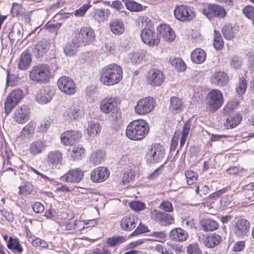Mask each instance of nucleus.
I'll use <instances>...</instances> for the list:
<instances>
[{
    "label": "nucleus",
    "instance_id": "obj_51",
    "mask_svg": "<svg viewBox=\"0 0 254 254\" xmlns=\"http://www.w3.org/2000/svg\"><path fill=\"white\" fill-rule=\"evenodd\" d=\"M127 8L131 11H140L142 9V6L132 0H127L125 2Z\"/></svg>",
    "mask_w": 254,
    "mask_h": 254
},
{
    "label": "nucleus",
    "instance_id": "obj_12",
    "mask_svg": "<svg viewBox=\"0 0 254 254\" xmlns=\"http://www.w3.org/2000/svg\"><path fill=\"white\" fill-rule=\"evenodd\" d=\"M234 227L235 236L240 238H244L249 231L250 223L245 219H239L237 220Z\"/></svg>",
    "mask_w": 254,
    "mask_h": 254
},
{
    "label": "nucleus",
    "instance_id": "obj_8",
    "mask_svg": "<svg viewBox=\"0 0 254 254\" xmlns=\"http://www.w3.org/2000/svg\"><path fill=\"white\" fill-rule=\"evenodd\" d=\"M152 220L162 226H167L172 224L174 219L173 216L168 213L158 209H153L150 212Z\"/></svg>",
    "mask_w": 254,
    "mask_h": 254
},
{
    "label": "nucleus",
    "instance_id": "obj_56",
    "mask_svg": "<svg viewBox=\"0 0 254 254\" xmlns=\"http://www.w3.org/2000/svg\"><path fill=\"white\" fill-rule=\"evenodd\" d=\"M155 249L157 252L163 254H174L171 249H170V246L168 244H158L155 246Z\"/></svg>",
    "mask_w": 254,
    "mask_h": 254
},
{
    "label": "nucleus",
    "instance_id": "obj_35",
    "mask_svg": "<svg viewBox=\"0 0 254 254\" xmlns=\"http://www.w3.org/2000/svg\"><path fill=\"white\" fill-rule=\"evenodd\" d=\"M183 108V103L178 97L173 96L170 99V109L173 114L180 113Z\"/></svg>",
    "mask_w": 254,
    "mask_h": 254
},
{
    "label": "nucleus",
    "instance_id": "obj_13",
    "mask_svg": "<svg viewBox=\"0 0 254 254\" xmlns=\"http://www.w3.org/2000/svg\"><path fill=\"white\" fill-rule=\"evenodd\" d=\"M59 89L67 94H72L75 92V85L73 81L69 77L62 76L57 82Z\"/></svg>",
    "mask_w": 254,
    "mask_h": 254
},
{
    "label": "nucleus",
    "instance_id": "obj_24",
    "mask_svg": "<svg viewBox=\"0 0 254 254\" xmlns=\"http://www.w3.org/2000/svg\"><path fill=\"white\" fill-rule=\"evenodd\" d=\"M63 159V155L58 150L50 151L47 155V162L52 167H56L62 164Z\"/></svg>",
    "mask_w": 254,
    "mask_h": 254
},
{
    "label": "nucleus",
    "instance_id": "obj_64",
    "mask_svg": "<svg viewBox=\"0 0 254 254\" xmlns=\"http://www.w3.org/2000/svg\"><path fill=\"white\" fill-rule=\"evenodd\" d=\"M218 223L216 221L207 218V231H214L218 228Z\"/></svg>",
    "mask_w": 254,
    "mask_h": 254
},
{
    "label": "nucleus",
    "instance_id": "obj_32",
    "mask_svg": "<svg viewBox=\"0 0 254 254\" xmlns=\"http://www.w3.org/2000/svg\"><path fill=\"white\" fill-rule=\"evenodd\" d=\"M206 56V55L204 50L200 48H196L192 52L190 58L193 63L199 64L204 62Z\"/></svg>",
    "mask_w": 254,
    "mask_h": 254
},
{
    "label": "nucleus",
    "instance_id": "obj_3",
    "mask_svg": "<svg viewBox=\"0 0 254 254\" xmlns=\"http://www.w3.org/2000/svg\"><path fill=\"white\" fill-rule=\"evenodd\" d=\"M31 80L37 83H45L51 77V69L46 64H40L34 66L29 73Z\"/></svg>",
    "mask_w": 254,
    "mask_h": 254
},
{
    "label": "nucleus",
    "instance_id": "obj_15",
    "mask_svg": "<svg viewBox=\"0 0 254 254\" xmlns=\"http://www.w3.org/2000/svg\"><path fill=\"white\" fill-rule=\"evenodd\" d=\"M84 173L79 168H76L69 170L65 175L62 176L61 180L65 182L70 183H78L83 179Z\"/></svg>",
    "mask_w": 254,
    "mask_h": 254
},
{
    "label": "nucleus",
    "instance_id": "obj_36",
    "mask_svg": "<svg viewBox=\"0 0 254 254\" xmlns=\"http://www.w3.org/2000/svg\"><path fill=\"white\" fill-rule=\"evenodd\" d=\"M36 128V124L30 122L25 126L21 130L20 136L22 138H30L34 134Z\"/></svg>",
    "mask_w": 254,
    "mask_h": 254
},
{
    "label": "nucleus",
    "instance_id": "obj_22",
    "mask_svg": "<svg viewBox=\"0 0 254 254\" xmlns=\"http://www.w3.org/2000/svg\"><path fill=\"white\" fill-rule=\"evenodd\" d=\"M207 18L213 17L219 18H224L226 15V11L223 7L217 4H209L208 5Z\"/></svg>",
    "mask_w": 254,
    "mask_h": 254
},
{
    "label": "nucleus",
    "instance_id": "obj_62",
    "mask_svg": "<svg viewBox=\"0 0 254 254\" xmlns=\"http://www.w3.org/2000/svg\"><path fill=\"white\" fill-rule=\"evenodd\" d=\"M189 254H201V251L196 244H190L187 248Z\"/></svg>",
    "mask_w": 254,
    "mask_h": 254
},
{
    "label": "nucleus",
    "instance_id": "obj_45",
    "mask_svg": "<svg viewBox=\"0 0 254 254\" xmlns=\"http://www.w3.org/2000/svg\"><path fill=\"white\" fill-rule=\"evenodd\" d=\"M221 241V237L216 233L207 234V248H213L217 245Z\"/></svg>",
    "mask_w": 254,
    "mask_h": 254
},
{
    "label": "nucleus",
    "instance_id": "obj_27",
    "mask_svg": "<svg viewBox=\"0 0 254 254\" xmlns=\"http://www.w3.org/2000/svg\"><path fill=\"white\" fill-rule=\"evenodd\" d=\"M171 239L176 242H183L188 238V234L181 228L173 229L169 235Z\"/></svg>",
    "mask_w": 254,
    "mask_h": 254
},
{
    "label": "nucleus",
    "instance_id": "obj_46",
    "mask_svg": "<svg viewBox=\"0 0 254 254\" xmlns=\"http://www.w3.org/2000/svg\"><path fill=\"white\" fill-rule=\"evenodd\" d=\"M105 152L103 150H98L91 155V160L94 164L97 165L104 160Z\"/></svg>",
    "mask_w": 254,
    "mask_h": 254
},
{
    "label": "nucleus",
    "instance_id": "obj_54",
    "mask_svg": "<svg viewBox=\"0 0 254 254\" xmlns=\"http://www.w3.org/2000/svg\"><path fill=\"white\" fill-rule=\"evenodd\" d=\"M19 194L27 195L31 193L33 190V186L31 184L26 183L24 186L19 187Z\"/></svg>",
    "mask_w": 254,
    "mask_h": 254
},
{
    "label": "nucleus",
    "instance_id": "obj_63",
    "mask_svg": "<svg viewBox=\"0 0 254 254\" xmlns=\"http://www.w3.org/2000/svg\"><path fill=\"white\" fill-rule=\"evenodd\" d=\"M90 5L88 4H83L79 9L76 10L74 12V15L76 16H83L87 10L90 8Z\"/></svg>",
    "mask_w": 254,
    "mask_h": 254
},
{
    "label": "nucleus",
    "instance_id": "obj_38",
    "mask_svg": "<svg viewBox=\"0 0 254 254\" xmlns=\"http://www.w3.org/2000/svg\"><path fill=\"white\" fill-rule=\"evenodd\" d=\"M87 129L88 135L92 137L100 133L101 127L99 123L90 122L88 124Z\"/></svg>",
    "mask_w": 254,
    "mask_h": 254
},
{
    "label": "nucleus",
    "instance_id": "obj_55",
    "mask_svg": "<svg viewBox=\"0 0 254 254\" xmlns=\"http://www.w3.org/2000/svg\"><path fill=\"white\" fill-rule=\"evenodd\" d=\"M160 209L163 210L166 213L171 212L173 211V206L172 202L168 200H164L158 206Z\"/></svg>",
    "mask_w": 254,
    "mask_h": 254
},
{
    "label": "nucleus",
    "instance_id": "obj_31",
    "mask_svg": "<svg viewBox=\"0 0 254 254\" xmlns=\"http://www.w3.org/2000/svg\"><path fill=\"white\" fill-rule=\"evenodd\" d=\"M79 47H80L79 44L73 38L72 41L65 44L64 48V52L67 56H73L77 53V49Z\"/></svg>",
    "mask_w": 254,
    "mask_h": 254
},
{
    "label": "nucleus",
    "instance_id": "obj_49",
    "mask_svg": "<svg viewBox=\"0 0 254 254\" xmlns=\"http://www.w3.org/2000/svg\"><path fill=\"white\" fill-rule=\"evenodd\" d=\"M85 150L81 146L74 147L71 151L70 155L73 159H81L84 155Z\"/></svg>",
    "mask_w": 254,
    "mask_h": 254
},
{
    "label": "nucleus",
    "instance_id": "obj_48",
    "mask_svg": "<svg viewBox=\"0 0 254 254\" xmlns=\"http://www.w3.org/2000/svg\"><path fill=\"white\" fill-rule=\"evenodd\" d=\"M247 87V82L244 77L240 78L239 82L236 88V91L239 96H241L245 93Z\"/></svg>",
    "mask_w": 254,
    "mask_h": 254
},
{
    "label": "nucleus",
    "instance_id": "obj_2",
    "mask_svg": "<svg viewBox=\"0 0 254 254\" xmlns=\"http://www.w3.org/2000/svg\"><path fill=\"white\" fill-rule=\"evenodd\" d=\"M123 77L122 68L115 64L103 68L100 80L105 85H111L120 82Z\"/></svg>",
    "mask_w": 254,
    "mask_h": 254
},
{
    "label": "nucleus",
    "instance_id": "obj_9",
    "mask_svg": "<svg viewBox=\"0 0 254 254\" xmlns=\"http://www.w3.org/2000/svg\"><path fill=\"white\" fill-rule=\"evenodd\" d=\"M155 101L152 97H146L139 100L134 107L137 114L142 115L150 112L154 108Z\"/></svg>",
    "mask_w": 254,
    "mask_h": 254
},
{
    "label": "nucleus",
    "instance_id": "obj_60",
    "mask_svg": "<svg viewBox=\"0 0 254 254\" xmlns=\"http://www.w3.org/2000/svg\"><path fill=\"white\" fill-rule=\"evenodd\" d=\"M227 190V188H223L218 191H216L212 194H210L208 196H207V207H209L208 205V200H209V203L212 202L213 200L211 201V199H215L217 198H218L220 196H221L222 194L225 193L226 190Z\"/></svg>",
    "mask_w": 254,
    "mask_h": 254
},
{
    "label": "nucleus",
    "instance_id": "obj_14",
    "mask_svg": "<svg viewBox=\"0 0 254 254\" xmlns=\"http://www.w3.org/2000/svg\"><path fill=\"white\" fill-rule=\"evenodd\" d=\"M118 99L115 97L108 96L103 99L100 104V111L106 115H109L117 106Z\"/></svg>",
    "mask_w": 254,
    "mask_h": 254
},
{
    "label": "nucleus",
    "instance_id": "obj_4",
    "mask_svg": "<svg viewBox=\"0 0 254 254\" xmlns=\"http://www.w3.org/2000/svg\"><path fill=\"white\" fill-rule=\"evenodd\" d=\"M73 38L80 46L89 45L94 40V32L89 27H83L75 31Z\"/></svg>",
    "mask_w": 254,
    "mask_h": 254
},
{
    "label": "nucleus",
    "instance_id": "obj_23",
    "mask_svg": "<svg viewBox=\"0 0 254 254\" xmlns=\"http://www.w3.org/2000/svg\"><path fill=\"white\" fill-rule=\"evenodd\" d=\"M138 222L136 217L133 215H128L124 217L121 222L123 230L130 231L135 228Z\"/></svg>",
    "mask_w": 254,
    "mask_h": 254
},
{
    "label": "nucleus",
    "instance_id": "obj_1",
    "mask_svg": "<svg viewBox=\"0 0 254 254\" xmlns=\"http://www.w3.org/2000/svg\"><path fill=\"white\" fill-rule=\"evenodd\" d=\"M149 127L143 120H136L130 122L126 130V136L132 140L143 139L149 132Z\"/></svg>",
    "mask_w": 254,
    "mask_h": 254
},
{
    "label": "nucleus",
    "instance_id": "obj_57",
    "mask_svg": "<svg viewBox=\"0 0 254 254\" xmlns=\"http://www.w3.org/2000/svg\"><path fill=\"white\" fill-rule=\"evenodd\" d=\"M111 120L115 123H118L122 118V112L117 106L110 113Z\"/></svg>",
    "mask_w": 254,
    "mask_h": 254
},
{
    "label": "nucleus",
    "instance_id": "obj_52",
    "mask_svg": "<svg viewBox=\"0 0 254 254\" xmlns=\"http://www.w3.org/2000/svg\"><path fill=\"white\" fill-rule=\"evenodd\" d=\"M181 219V222L183 226L190 229H196V227L195 226L194 219L192 217L185 216V217H182Z\"/></svg>",
    "mask_w": 254,
    "mask_h": 254
},
{
    "label": "nucleus",
    "instance_id": "obj_21",
    "mask_svg": "<svg viewBox=\"0 0 254 254\" xmlns=\"http://www.w3.org/2000/svg\"><path fill=\"white\" fill-rule=\"evenodd\" d=\"M229 80L228 74L223 71L214 72L210 79V82L212 84L220 87L226 85Z\"/></svg>",
    "mask_w": 254,
    "mask_h": 254
},
{
    "label": "nucleus",
    "instance_id": "obj_28",
    "mask_svg": "<svg viewBox=\"0 0 254 254\" xmlns=\"http://www.w3.org/2000/svg\"><path fill=\"white\" fill-rule=\"evenodd\" d=\"M32 60L31 55L29 51H24L20 56L18 62V67L21 70H26L30 65Z\"/></svg>",
    "mask_w": 254,
    "mask_h": 254
},
{
    "label": "nucleus",
    "instance_id": "obj_44",
    "mask_svg": "<svg viewBox=\"0 0 254 254\" xmlns=\"http://www.w3.org/2000/svg\"><path fill=\"white\" fill-rule=\"evenodd\" d=\"M213 46L216 50H220L224 46V42L220 32L216 30H214Z\"/></svg>",
    "mask_w": 254,
    "mask_h": 254
},
{
    "label": "nucleus",
    "instance_id": "obj_58",
    "mask_svg": "<svg viewBox=\"0 0 254 254\" xmlns=\"http://www.w3.org/2000/svg\"><path fill=\"white\" fill-rule=\"evenodd\" d=\"M130 208L135 211H140L145 208V204L139 201H132L129 203Z\"/></svg>",
    "mask_w": 254,
    "mask_h": 254
},
{
    "label": "nucleus",
    "instance_id": "obj_59",
    "mask_svg": "<svg viewBox=\"0 0 254 254\" xmlns=\"http://www.w3.org/2000/svg\"><path fill=\"white\" fill-rule=\"evenodd\" d=\"M243 14L249 19H252L254 17V7L251 5L245 6L242 10Z\"/></svg>",
    "mask_w": 254,
    "mask_h": 254
},
{
    "label": "nucleus",
    "instance_id": "obj_5",
    "mask_svg": "<svg viewBox=\"0 0 254 254\" xmlns=\"http://www.w3.org/2000/svg\"><path fill=\"white\" fill-rule=\"evenodd\" d=\"M165 150L163 145L159 143L152 144L146 154L147 160L149 163H158L164 157Z\"/></svg>",
    "mask_w": 254,
    "mask_h": 254
},
{
    "label": "nucleus",
    "instance_id": "obj_34",
    "mask_svg": "<svg viewBox=\"0 0 254 254\" xmlns=\"http://www.w3.org/2000/svg\"><path fill=\"white\" fill-rule=\"evenodd\" d=\"M83 111L80 109H68L65 112L64 116L68 120L72 121L81 119L83 116Z\"/></svg>",
    "mask_w": 254,
    "mask_h": 254
},
{
    "label": "nucleus",
    "instance_id": "obj_33",
    "mask_svg": "<svg viewBox=\"0 0 254 254\" xmlns=\"http://www.w3.org/2000/svg\"><path fill=\"white\" fill-rule=\"evenodd\" d=\"M242 120V116L239 113L235 115L228 116L224 124L225 127L227 128H233L237 127Z\"/></svg>",
    "mask_w": 254,
    "mask_h": 254
},
{
    "label": "nucleus",
    "instance_id": "obj_18",
    "mask_svg": "<svg viewBox=\"0 0 254 254\" xmlns=\"http://www.w3.org/2000/svg\"><path fill=\"white\" fill-rule=\"evenodd\" d=\"M108 169L103 167H99L93 170L90 174L91 180L95 183H100L105 181L109 176Z\"/></svg>",
    "mask_w": 254,
    "mask_h": 254
},
{
    "label": "nucleus",
    "instance_id": "obj_25",
    "mask_svg": "<svg viewBox=\"0 0 254 254\" xmlns=\"http://www.w3.org/2000/svg\"><path fill=\"white\" fill-rule=\"evenodd\" d=\"M157 31L167 41H172L175 38V34L172 29L168 25H160L157 27Z\"/></svg>",
    "mask_w": 254,
    "mask_h": 254
},
{
    "label": "nucleus",
    "instance_id": "obj_6",
    "mask_svg": "<svg viewBox=\"0 0 254 254\" xmlns=\"http://www.w3.org/2000/svg\"><path fill=\"white\" fill-rule=\"evenodd\" d=\"M174 13L176 19L182 22H190L195 16V13L190 6L181 5L176 7Z\"/></svg>",
    "mask_w": 254,
    "mask_h": 254
},
{
    "label": "nucleus",
    "instance_id": "obj_29",
    "mask_svg": "<svg viewBox=\"0 0 254 254\" xmlns=\"http://www.w3.org/2000/svg\"><path fill=\"white\" fill-rule=\"evenodd\" d=\"M46 146L47 145L45 141L37 140L31 143L29 151L32 154L36 155L44 151Z\"/></svg>",
    "mask_w": 254,
    "mask_h": 254
},
{
    "label": "nucleus",
    "instance_id": "obj_17",
    "mask_svg": "<svg viewBox=\"0 0 254 254\" xmlns=\"http://www.w3.org/2000/svg\"><path fill=\"white\" fill-rule=\"evenodd\" d=\"M30 110L27 105H23L17 108L13 115V120L18 124H24L29 119Z\"/></svg>",
    "mask_w": 254,
    "mask_h": 254
},
{
    "label": "nucleus",
    "instance_id": "obj_10",
    "mask_svg": "<svg viewBox=\"0 0 254 254\" xmlns=\"http://www.w3.org/2000/svg\"><path fill=\"white\" fill-rule=\"evenodd\" d=\"M23 92L20 89L12 91L7 96L4 102V111L6 115L8 114L11 109L21 100Z\"/></svg>",
    "mask_w": 254,
    "mask_h": 254
},
{
    "label": "nucleus",
    "instance_id": "obj_40",
    "mask_svg": "<svg viewBox=\"0 0 254 254\" xmlns=\"http://www.w3.org/2000/svg\"><path fill=\"white\" fill-rule=\"evenodd\" d=\"M191 125V122L189 120L185 123L183 127V130L181 133V137L180 139L181 147L183 146L187 140V138L190 133Z\"/></svg>",
    "mask_w": 254,
    "mask_h": 254
},
{
    "label": "nucleus",
    "instance_id": "obj_30",
    "mask_svg": "<svg viewBox=\"0 0 254 254\" xmlns=\"http://www.w3.org/2000/svg\"><path fill=\"white\" fill-rule=\"evenodd\" d=\"M109 26L111 31L116 35H121L125 31L123 22L117 18L112 19L109 23Z\"/></svg>",
    "mask_w": 254,
    "mask_h": 254
},
{
    "label": "nucleus",
    "instance_id": "obj_43",
    "mask_svg": "<svg viewBox=\"0 0 254 254\" xmlns=\"http://www.w3.org/2000/svg\"><path fill=\"white\" fill-rule=\"evenodd\" d=\"M7 247L8 249L13 250L18 253H21L23 251V249L18 240L16 238H13L10 237L7 244Z\"/></svg>",
    "mask_w": 254,
    "mask_h": 254
},
{
    "label": "nucleus",
    "instance_id": "obj_42",
    "mask_svg": "<svg viewBox=\"0 0 254 254\" xmlns=\"http://www.w3.org/2000/svg\"><path fill=\"white\" fill-rule=\"evenodd\" d=\"M237 106L238 103L236 101L232 100L228 102L223 109V114L225 116L235 115L237 113H235L234 110Z\"/></svg>",
    "mask_w": 254,
    "mask_h": 254
},
{
    "label": "nucleus",
    "instance_id": "obj_20",
    "mask_svg": "<svg viewBox=\"0 0 254 254\" xmlns=\"http://www.w3.org/2000/svg\"><path fill=\"white\" fill-rule=\"evenodd\" d=\"M50 43L46 39L38 42L32 49V53L36 58L45 55L50 48Z\"/></svg>",
    "mask_w": 254,
    "mask_h": 254
},
{
    "label": "nucleus",
    "instance_id": "obj_53",
    "mask_svg": "<svg viewBox=\"0 0 254 254\" xmlns=\"http://www.w3.org/2000/svg\"><path fill=\"white\" fill-rule=\"evenodd\" d=\"M144 57V53L143 51L133 52L130 55V60L133 64H139L143 60Z\"/></svg>",
    "mask_w": 254,
    "mask_h": 254
},
{
    "label": "nucleus",
    "instance_id": "obj_19",
    "mask_svg": "<svg viewBox=\"0 0 254 254\" xmlns=\"http://www.w3.org/2000/svg\"><path fill=\"white\" fill-rule=\"evenodd\" d=\"M147 82L152 86H159L164 81L165 77L163 72L158 69L150 70L147 76Z\"/></svg>",
    "mask_w": 254,
    "mask_h": 254
},
{
    "label": "nucleus",
    "instance_id": "obj_47",
    "mask_svg": "<svg viewBox=\"0 0 254 254\" xmlns=\"http://www.w3.org/2000/svg\"><path fill=\"white\" fill-rule=\"evenodd\" d=\"M171 64L179 71H183L186 69V65L185 62L180 58H174L170 59Z\"/></svg>",
    "mask_w": 254,
    "mask_h": 254
},
{
    "label": "nucleus",
    "instance_id": "obj_41",
    "mask_svg": "<svg viewBox=\"0 0 254 254\" xmlns=\"http://www.w3.org/2000/svg\"><path fill=\"white\" fill-rule=\"evenodd\" d=\"M126 241V238L124 236H113L108 238L106 243L107 246L109 247H114L120 245Z\"/></svg>",
    "mask_w": 254,
    "mask_h": 254
},
{
    "label": "nucleus",
    "instance_id": "obj_50",
    "mask_svg": "<svg viewBox=\"0 0 254 254\" xmlns=\"http://www.w3.org/2000/svg\"><path fill=\"white\" fill-rule=\"evenodd\" d=\"M185 175L187 180L188 185L193 184L197 180L198 176L196 172L191 170L186 171Z\"/></svg>",
    "mask_w": 254,
    "mask_h": 254
},
{
    "label": "nucleus",
    "instance_id": "obj_39",
    "mask_svg": "<svg viewBox=\"0 0 254 254\" xmlns=\"http://www.w3.org/2000/svg\"><path fill=\"white\" fill-rule=\"evenodd\" d=\"M222 31L224 38L226 40H233L236 36V32L230 24H225L223 26Z\"/></svg>",
    "mask_w": 254,
    "mask_h": 254
},
{
    "label": "nucleus",
    "instance_id": "obj_61",
    "mask_svg": "<svg viewBox=\"0 0 254 254\" xmlns=\"http://www.w3.org/2000/svg\"><path fill=\"white\" fill-rule=\"evenodd\" d=\"M32 245L36 248H47L48 246V243L44 240L39 238H36L32 242Z\"/></svg>",
    "mask_w": 254,
    "mask_h": 254
},
{
    "label": "nucleus",
    "instance_id": "obj_37",
    "mask_svg": "<svg viewBox=\"0 0 254 254\" xmlns=\"http://www.w3.org/2000/svg\"><path fill=\"white\" fill-rule=\"evenodd\" d=\"M110 12L109 9L105 8H96L94 10L95 18L98 22H104L110 16Z\"/></svg>",
    "mask_w": 254,
    "mask_h": 254
},
{
    "label": "nucleus",
    "instance_id": "obj_26",
    "mask_svg": "<svg viewBox=\"0 0 254 254\" xmlns=\"http://www.w3.org/2000/svg\"><path fill=\"white\" fill-rule=\"evenodd\" d=\"M52 98V92L50 87H45L41 88L36 95V100L41 104L49 102Z\"/></svg>",
    "mask_w": 254,
    "mask_h": 254
},
{
    "label": "nucleus",
    "instance_id": "obj_7",
    "mask_svg": "<svg viewBox=\"0 0 254 254\" xmlns=\"http://www.w3.org/2000/svg\"><path fill=\"white\" fill-rule=\"evenodd\" d=\"M207 104L209 111L215 112L222 106L223 100L221 92L217 89H212L207 94Z\"/></svg>",
    "mask_w": 254,
    "mask_h": 254
},
{
    "label": "nucleus",
    "instance_id": "obj_16",
    "mask_svg": "<svg viewBox=\"0 0 254 254\" xmlns=\"http://www.w3.org/2000/svg\"><path fill=\"white\" fill-rule=\"evenodd\" d=\"M81 137V133L77 130L67 131L61 135V142L65 145H72L78 142Z\"/></svg>",
    "mask_w": 254,
    "mask_h": 254
},
{
    "label": "nucleus",
    "instance_id": "obj_11",
    "mask_svg": "<svg viewBox=\"0 0 254 254\" xmlns=\"http://www.w3.org/2000/svg\"><path fill=\"white\" fill-rule=\"evenodd\" d=\"M140 36L142 41L149 46L154 47L158 45L160 39L158 34L149 28H144L141 32Z\"/></svg>",
    "mask_w": 254,
    "mask_h": 254
}]
</instances>
